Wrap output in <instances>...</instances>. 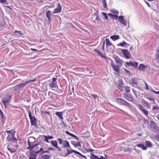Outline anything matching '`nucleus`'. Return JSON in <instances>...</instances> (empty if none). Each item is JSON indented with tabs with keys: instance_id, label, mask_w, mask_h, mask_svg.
Segmentation results:
<instances>
[{
	"instance_id": "1",
	"label": "nucleus",
	"mask_w": 159,
	"mask_h": 159,
	"mask_svg": "<svg viewBox=\"0 0 159 159\" xmlns=\"http://www.w3.org/2000/svg\"><path fill=\"white\" fill-rule=\"evenodd\" d=\"M36 80V79L34 78L33 80H30L21 84H19L14 87V89L15 91H19L20 89H22L29 83L34 82Z\"/></svg>"
},
{
	"instance_id": "2",
	"label": "nucleus",
	"mask_w": 159,
	"mask_h": 159,
	"mask_svg": "<svg viewBox=\"0 0 159 159\" xmlns=\"http://www.w3.org/2000/svg\"><path fill=\"white\" fill-rule=\"evenodd\" d=\"M15 133L16 131H14L11 134H9L8 137L6 138L7 140L10 142H14L15 143L17 142V139L15 137Z\"/></svg>"
},
{
	"instance_id": "3",
	"label": "nucleus",
	"mask_w": 159,
	"mask_h": 159,
	"mask_svg": "<svg viewBox=\"0 0 159 159\" xmlns=\"http://www.w3.org/2000/svg\"><path fill=\"white\" fill-rule=\"evenodd\" d=\"M12 97V95H7L2 98V102L6 108L7 105L10 102Z\"/></svg>"
},
{
	"instance_id": "4",
	"label": "nucleus",
	"mask_w": 159,
	"mask_h": 159,
	"mask_svg": "<svg viewBox=\"0 0 159 159\" xmlns=\"http://www.w3.org/2000/svg\"><path fill=\"white\" fill-rule=\"evenodd\" d=\"M116 102L120 105H124L129 107L131 106L129 103L121 98H118L116 99Z\"/></svg>"
},
{
	"instance_id": "5",
	"label": "nucleus",
	"mask_w": 159,
	"mask_h": 159,
	"mask_svg": "<svg viewBox=\"0 0 159 159\" xmlns=\"http://www.w3.org/2000/svg\"><path fill=\"white\" fill-rule=\"evenodd\" d=\"M36 142H30L29 143H28L29 145V147L27 148V149L30 151H32V150H35L34 148H36L37 150H38L39 147H38V144L35 143Z\"/></svg>"
},
{
	"instance_id": "6",
	"label": "nucleus",
	"mask_w": 159,
	"mask_h": 159,
	"mask_svg": "<svg viewBox=\"0 0 159 159\" xmlns=\"http://www.w3.org/2000/svg\"><path fill=\"white\" fill-rule=\"evenodd\" d=\"M150 125L152 131L156 134L159 133V128L153 121L150 122Z\"/></svg>"
},
{
	"instance_id": "7",
	"label": "nucleus",
	"mask_w": 159,
	"mask_h": 159,
	"mask_svg": "<svg viewBox=\"0 0 159 159\" xmlns=\"http://www.w3.org/2000/svg\"><path fill=\"white\" fill-rule=\"evenodd\" d=\"M29 116L30 120V122L31 125L35 126H37L36 118L34 116H32L31 113L30 111H29Z\"/></svg>"
},
{
	"instance_id": "8",
	"label": "nucleus",
	"mask_w": 159,
	"mask_h": 159,
	"mask_svg": "<svg viewBox=\"0 0 159 159\" xmlns=\"http://www.w3.org/2000/svg\"><path fill=\"white\" fill-rule=\"evenodd\" d=\"M38 151L35 150H32V151H30V156L29 159H36L37 156L38 154L37 152Z\"/></svg>"
},
{
	"instance_id": "9",
	"label": "nucleus",
	"mask_w": 159,
	"mask_h": 159,
	"mask_svg": "<svg viewBox=\"0 0 159 159\" xmlns=\"http://www.w3.org/2000/svg\"><path fill=\"white\" fill-rule=\"evenodd\" d=\"M121 51L122 53L126 59H129L131 58V55L130 53L128 50L121 49Z\"/></svg>"
},
{
	"instance_id": "10",
	"label": "nucleus",
	"mask_w": 159,
	"mask_h": 159,
	"mask_svg": "<svg viewBox=\"0 0 159 159\" xmlns=\"http://www.w3.org/2000/svg\"><path fill=\"white\" fill-rule=\"evenodd\" d=\"M126 64L129 66H132L134 68H137L138 67V63L130 61L129 62H126Z\"/></svg>"
},
{
	"instance_id": "11",
	"label": "nucleus",
	"mask_w": 159,
	"mask_h": 159,
	"mask_svg": "<svg viewBox=\"0 0 159 159\" xmlns=\"http://www.w3.org/2000/svg\"><path fill=\"white\" fill-rule=\"evenodd\" d=\"M118 20L120 23L123 24L124 26H126L127 25L126 22L123 18V16H120L118 17Z\"/></svg>"
},
{
	"instance_id": "12",
	"label": "nucleus",
	"mask_w": 159,
	"mask_h": 159,
	"mask_svg": "<svg viewBox=\"0 0 159 159\" xmlns=\"http://www.w3.org/2000/svg\"><path fill=\"white\" fill-rule=\"evenodd\" d=\"M61 7L59 3H58L57 6V7L55 9L53 12L54 14L58 13L61 12Z\"/></svg>"
},
{
	"instance_id": "13",
	"label": "nucleus",
	"mask_w": 159,
	"mask_h": 159,
	"mask_svg": "<svg viewBox=\"0 0 159 159\" xmlns=\"http://www.w3.org/2000/svg\"><path fill=\"white\" fill-rule=\"evenodd\" d=\"M114 59L116 63L118 64V65L119 66H122V60L120 59L118 57H115Z\"/></svg>"
},
{
	"instance_id": "14",
	"label": "nucleus",
	"mask_w": 159,
	"mask_h": 159,
	"mask_svg": "<svg viewBox=\"0 0 159 159\" xmlns=\"http://www.w3.org/2000/svg\"><path fill=\"white\" fill-rule=\"evenodd\" d=\"M123 98L129 101H132L133 98L131 95L129 94L125 93L123 95Z\"/></svg>"
},
{
	"instance_id": "15",
	"label": "nucleus",
	"mask_w": 159,
	"mask_h": 159,
	"mask_svg": "<svg viewBox=\"0 0 159 159\" xmlns=\"http://www.w3.org/2000/svg\"><path fill=\"white\" fill-rule=\"evenodd\" d=\"M111 66L113 70L116 72H119V68L121 66H120L119 65H116L113 63H111Z\"/></svg>"
},
{
	"instance_id": "16",
	"label": "nucleus",
	"mask_w": 159,
	"mask_h": 159,
	"mask_svg": "<svg viewBox=\"0 0 159 159\" xmlns=\"http://www.w3.org/2000/svg\"><path fill=\"white\" fill-rule=\"evenodd\" d=\"M51 144L54 147H55L59 151H61V149L58 146L57 143L56 141H51Z\"/></svg>"
},
{
	"instance_id": "17",
	"label": "nucleus",
	"mask_w": 159,
	"mask_h": 159,
	"mask_svg": "<svg viewBox=\"0 0 159 159\" xmlns=\"http://www.w3.org/2000/svg\"><path fill=\"white\" fill-rule=\"evenodd\" d=\"M148 66V65H145L144 64H141L138 67V69L140 70L144 71L145 69Z\"/></svg>"
},
{
	"instance_id": "18",
	"label": "nucleus",
	"mask_w": 159,
	"mask_h": 159,
	"mask_svg": "<svg viewBox=\"0 0 159 159\" xmlns=\"http://www.w3.org/2000/svg\"><path fill=\"white\" fill-rule=\"evenodd\" d=\"M49 151L48 150H46V151H44L43 149L41 148H40L39 150L37 152V153H39L40 154V155H42L43 154L45 153H49Z\"/></svg>"
},
{
	"instance_id": "19",
	"label": "nucleus",
	"mask_w": 159,
	"mask_h": 159,
	"mask_svg": "<svg viewBox=\"0 0 159 159\" xmlns=\"http://www.w3.org/2000/svg\"><path fill=\"white\" fill-rule=\"evenodd\" d=\"M49 86L51 88H58V86L56 82H51L49 84Z\"/></svg>"
},
{
	"instance_id": "20",
	"label": "nucleus",
	"mask_w": 159,
	"mask_h": 159,
	"mask_svg": "<svg viewBox=\"0 0 159 159\" xmlns=\"http://www.w3.org/2000/svg\"><path fill=\"white\" fill-rule=\"evenodd\" d=\"M123 82L122 81H120L118 84V89L122 92L123 90Z\"/></svg>"
},
{
	"instance_id": "21",
	"label": "nucleus",
	"mask_w": 159,
	"mask_h": 159,
	"mask_svg": "<svg viewBox=\"0 0 159 159\" xmlns=\"http://www.w3.org/2000/svg\"><path fill=\"white\" fill-rule=\"evenodd\" d=\"M37 140V139L34 138L33 137H29V139L28 140L27 142L28 143H29L30 142H36V141Z\"/></svg>"
},
{
	"instance_id": "22",
	"label": "nucleus",
	"mask_w": 159,
	"mask_h": 159,
	"mask_svg": "<svg viewBox=\"0 0 159 159\" xmlns=\"http://www.w3.org/2000/svg\"><path fill=\"white\" fill-rule=\"evenodd\" d=\"M138 147L142 148L143 150H146L147 149V147L143 144H139L136 145Z\"/></svg>"
},
{
	"instance_id": "23",
	"label": "nucleus",
	"mask_w": 159,
	"mask_h": 159,
	"mask_svg": "<svg viewBox=\"0 0 159 159\" xmlns=\"http://www.w3.org/2000/svg\"><path fill=\"white\" fill-rule=\"evenodd\" d=\"M155 60L159 63V50H157L155 53Z\"/></svg>"
},
{
	"instance_id": "24",
	"label": "nucleus",
	"mask_w": 159,
	"mask_h": 159,
	"mask_svg": "<svg viewBox=\"0 0 159 159\" xmlns=\"http://www.w3.org/2000/svg\"><path fill=\"white\" fill-rule=\"evenodd\" d=\"M7 148L12 153L15 152L16 151V149L10 148V145L7 146Z\"/></svg>"
},
{
	"instance_id": "25",
	"label": "nucleus",
	"mask_w": 159,
	"mask_h": 159,
	"mask_svg": "<svg viewBox=\"0 0 159 159\" xmlns=\"http://www.w3.org/2000/svg\"><path fill=\"white\" fill-rule=\"evenodd\" d=\"M51 11L50 10L48 11L46 14V17L48 19V21H50L51 20V18L50 17L51 16Z\"/></svg>"
},
{
	"instance_id": "26",
	"label": "nucleus",
	"mask_w": 159,
	"mask_h": 159,
	"mask_svg": "<svg viewBox=\"0 0 159 159\" xmlns=\"http://www.w3.org/2000/svg\"><path fill=\"white\" fill-rule=\"evenodd\" d=\"M0 115L2 117V121L4 122L6 120V118L5 116L1 110H0Z\"/></svg>"
},
{
	"instance_id": "27",
	"label": "nucleus",
	"mask_w": 159,
	"mask_h": 159,
	"mask_svg": "<svg viewBox=\"0 0 159 159\" xmlns=\"http://www.w3.org/2000/svg\"><path fill=\"white\" fill-rule=\"evenodd\" d=\"M56 115L58 116L62 120L63 119L62 116V113L61 112H56L55 113Z\"/></svg>"
},
{
	"instance_id": "28",
	"label": "nucleus",
	"mask_w": 159,
	"mask_h": 159,
	"mask_svg": "<svg viewBox=\"0 0 159 159\" xmlns=\"http://www.w3.org/2000/svg\"><path fill=\"white\" fill-rule=\"evenodd\" d=\"M110 38L113 41L117 40L119 39L118 35H113L110 37Z\"/></svg>"
},
{
	"instance_id": "29",
	"label": "nucleus",
	"mask_w": 159,
	"mask_h": 159,
	"mask_svg": "<svg viewBox=\"0 0 159 159\" xmlns=\"http://www.w3.org/2000/svg\"><path fill=\"white\" fill-rule=\"evenodd\" d=\"M159 109V107L157 105L156 106H154L152 107V111L153 112L156 113H157L158 112V111H157V110Z\"/></svg>"
},
{
	"instance_id": "30",
	"label": "nucleus",
	"mask_w": 159,
	"mask_h": 159,
	"mask_svg": "<svg viewBox=\"0 0 159 159\" xmlns=\"http://www.w3.org/2000/svg\"><path fill=\"white\" fill-rule=\"evenodd\" d=\"M65 143L63 145L64 148H69L70 147V145L69 142L66 140H65L64 141Z\"/></svg>"
},
{
	"instance_id": "31",
	"label": "nucleus",
	"mask_w": 159,
	"mask_h": 159,
	"mask_svg": "<svg viewBox=\"0 0 159 159\" xmlns=\"http://www.w3.org/2000/svg\"><path fill=\"white\" fill-rule=\"evenodd\" d=\"M91 156L90 158L91 159H98L99 157L96 155L94 154L93 153H91Z\"/></svg>"
},
{
	"instance_id": "32",
	"label": "nucleus",
	"mask_w": 159,
	"mask_h": 159,
	"mask_svg": "<svg viewBox=\"0 0 159 159\" xmlns=\"http://www.w3.org/2000/svg\"><path fill=\"white\" fill-rule=\"evenodd\" d=\"M105 40L106 42V45L107 46L112 45V44L110 42V40L109 39H106Z\"/></svg>"
},
{
	"instance_id": "33",
	"label": "nucleus",
	"mask_w": 159,
	"mask_h": 159,
	"mask_svg": "<svg viewBox=\"0 0 159 159\" xmlns=\"http://www.w3.org/2000/svg\"><path fill=\"white\" fill-rule=\"evenodd\" d=\"M66 150H67V152L69 154V155L71 154L73 152H74L75 153L77 154L78 152V151H76L75 150H70L69 149H66Z\"/></svg>"
},
{
	"instance_id": "34",
	"label": "nucleus",
	"mask_w": 159,
	"mask_h": 159,
	"mask_svg": "<svg viewBox=\"0 0 159 159\" xmlns=\"http://www.w3.org/2000/svg\"><path fill=\"white\" fill-rule=\"evenodd\" d=\"M50 157L48 155H43L41 157V159H49Z\"/></svg>"
},
{
	"instance_id": "35",
	"label": "nucleus",
	"mask_w": 159,
	"mask_h": 159,
	"mask_svg": "<svg viewBox=\"0 0 159 159\" xmlns=\"http://www.w3.org/2000/svg\"><path fill=\"white\" fill-rule=\"evenodd\" d=\"M145 144L146 147H150L152 146V144L151 142L149 141H147L146 142Z\"/></svg>"
},
{
	"instance_id": "36",
	"label": "nucleus",
	"mask_w": 159,
	"mask_h": 159,
	"mask_svg": "<svg viewBox=\"0 0 159 159\" xmlns=\"http://www.w3.org/2000/svg\"><path fill=\"white\" fill-rule=\"evenodd\" d=\"M127 44V43L125 42V41H123L122 42H121L119 43L118 44H117V46H121V47H124L125 45Z\"/></svg>"
},
{
	"instance_id": "37",
	"label": "nucleus",
	"mask_w": 159,
	"mask_h": 159,
	"mask_svg": "<svg viewBox=\"0 0 159 159\" xmlns=\"http://www.w3.org/2000/svg\"><path fill=\"white\" fill-rule=\"evenodd\" d=\"M102 2L103 4L104 7L106 8L107 7V4L106 0H102Z\"/></svg>"
},
{
	"instance_id": "38",
	"label": "nucleus",
	"mask_w": 159,
	"mask_h": 159,
	"mask_svg": "<svg viewBox=\"0 0 159 159\" xmlns=\"http://www.w3.org/2000/svg\"><path fill=\"white\" fill-rule=\"evenodd\" d=\"M137 80L136 78H133L131 79L132 82L135 84L137 85L138 84V82H137Z\"/></svg>"
},
{
	"instance_id": "39",
	"label": "nucleus",
	"mask_w": 159,
	"mask_h": 159,
	"mask_svg": "<svg viewBox=\"0 0 159 159\" xmlns=\"http://www.w3.org/2000/svg\"><path fill=\"white\" fill-rule=\"evenodd\" d=\"M141 111L143 112V113L146 116L148 115V113L147 110L145 109Z\"/></svg>"
},
{
	"instance_id": "40",
	"label": "nucleus",
	"mask_w": 159,
	"mask_h": 159,
	"mask_svg": "<svg viewBox=\"0 0 159 159\" xmlns=\"http://www.w3.org/2000/svg\"><path fill=\"white\" fill-rule=\"evenodd\" d=\"M137 107H138L139 109L141 111L143 110L144 109V107H143L141 105L139 104L138 105Z\"/></svg>"
},
{
	"instance_id": "41",
	"label": "nucleus",
	"mask_w": 159,
	"mask_h": 159,
	"mask_svg": "<svg viewBox=\"0 0 159 159\" xmlns=\"http://www.w3.org/2000/svg\"><path fill=\"white\" fill-rule=\"evenodd\" d=\"M111 11L112 13L114 14H118L119 13V11L115 9L112 10Z\"/></svg>"
},
{
	"instance_id": "42",
	"label": "nucleus",
	"mask_w": 159,
	"mask_h": 159,
	"mask_svg": "<svg viewBox=\"0 0 159 159\" xmlns=\"http://www.w3.org/2000/svg\"><path fill=\"white\" fill-rule=\"evenodd\" d=\"M16 33H18L19 34H22V32L21 31H15L14 33V36H16L17 35H16L15 34Z\"/></svg>"
},
{
	"instance_id": "43",
	"label": "nucleus",
	"mask_w": 159,
	"mask_h": 159,
	"mask_svg": "<svg viewBox=\"0 0 159 159\" xmlns=\"http://www.w3.org/2000/svg\"><path fill=\"white\" fill-rule=\"evenodd\" d=\"M98 54L99 55V56L102 57L103 58H105V56L103 55L102 53H101L100 52H98Z\"/></svg>"
},
{
	"instance_id": "44",
	"label": "nucleus",
	"mask_w": 159,
	"mask_h": 159,
	"mask_svg": "<svg viewBox=\"0 0 159 159\" xmlns=\"http://www.w3.org/2000/svg\"><path fill=\"white\" fill-rule=\"evenodd\" d=\"M143 102L145 103L146 105V106L147 107V108H149V104H148V102H147L145 101V100H143Z\"/></svg>"
},
{
	"instance_id": "45",
	"label": "nucleus",
	"mask_w": 159,
	"mask_h": 159,
	"mask_svg": "<svg viewBox=\"0 0 159 159\" xmlns=\"http://www.w3.org/2000/svg\"><path fill=\"white\" fill-rule=\"evenodd\" d=\"M102 14L103 16L105 17L106 19L107 20L108 19V16L107 15V14L105 13V12H102Z\"/></svg>"
},
{
	"instance_id": "46",
	"label": "nucleus",
	"mask_w": 159,
	"mask_h": 159,
	"mask_svg": "<svg viewBox=\"0 0 159 159\" xmlns=\"http://www.w3.org/2000/svg\"><path fill=\"white\" fill-rule=\"evenodd\" d=\"M57 140L58 141L59 143L60 144H61L63 143V140L61 138H58L57 139Z\"/></svg>"
},
{
	"instance_id": "47",
	"label": "nucleus",
	"mask_w": 159,
	"mask_h": 159,
	"mask_svg": "<svg viewBox=\"0 0 159 159\" xmlns=\"http://www.w3.org/2000/svg\"><path fill=\"white\" fill-rule=\"evenodd\" d=\"M78 146H81V143L80 142H78L77 143L75 144V145H74L75 147H77Z\"/></svg>"
},
{
	"instance_id": "48",
	"label": "nucleus",
	"mask_w": 159,
	"mask_h": 159,
	"mask_svg": "<svg viewBox=\"0 0 159 159\" xmlns=\"http://www.w3.org/2000/svg\"><path fill=\"white\" fill-rule=\"evenodd\" d=\"M126 91L127 93H129L130 91V87L128 86H127L125 88Z\"/></svg>"
},
{
	"instance_id": "49",
	"label": "nucleus",
	"mask_w": 159,
	"mask_h": 159,
	"mask_svg": "<svg viewBox=\"0 0 159 159\" xmlns=\"http://www.w3.org/2000/svg\"><path fill=\"white\" fill-rule=\"evenodd\" d=\"M71 137H73L75 139L79 141V139H78V138L76 136H75V135H74V134H72L71 135Z\"/></svg>"
},
{
	"instance_id": "50",
	"label": "nucleus",
	"mask_w": 159,
	"mask_h": 159,
	"mask_svg": "<svg viewBox=\"0 0 159 159\" xmlns=\"http://www.w3.org/2000/svg\"><path fill=\"white\" fill-rule=\"evenodd\" d=\"M77 154L79 155H80L82 157H83V158H84L85 159H86V156L83 155L81 153H80V152H78Z\"/></svg>"
},
{
	"instance_id": "51",
	"label": "nucleus",
	"mask_w": 159,
	"mask_h": 159,
	"mask_svg": "<svg viewBox=\"0 0 159 159\" xmlns=\"http://www.w3.org/2000/svg\"><path fill=\"white\" fill-rule=\"evenodd\" d=\"M146 98L149 100L150 101H152V102H154L155 101V100L154 98L150 97H148Z\"/></svg>"
},
{
	"instance_id": "52",
	"label": "nucleus",
	"mask_w": 159,
	"mask_h": 159,
	"mask_svg": "<svg viewBox=\"0 0 159 159\" xmlns=\"http://www.w3.org/2000/svg\"><path fill=\"white\" fill-rule=\"evenodd\" d=\"M118 18V17L117 15H113V16L112 17V19H115L116 20V19H117Z\"/></svg>"
},
{
	"instance_id": "53",
	"label": "nucleus",
	"mask_w": 159,
	"mask_h": 159,
	"mask_svg": "<svg viewBox=\"0 0 159 159\" xmlns=\"http://www.w3.org/2000/svg\"><path fill=\"white\" fill-rule=\"evenodd\" d=\"M91 96L95 99L98 97V95L97 94H91Z\"/></svg>"
},
{
	"instance_id": "54",
	"label": "nucleus",
	"mask_w": 159,
	"mask_h": 159,
	"mask_svg": "<svg viewBox=\"0 0 159 159\" xmlns=\"http://www.w3.org/2000/svg\"><path fill=\"white\" fill-rule=\"evenodd\" d=\"M44 136L45 138V141L47 143H49V141L48 140L49 139L47 137V136Z\"/></svg>"
},
{
	"instance_id": "55",
	"label": "nucleus",
	"mask_w": 159,
	"mask_h": 159,
	"mask_svg": "<svg viewBox=\"0 0 159 159\" xmlns=\"http://www.w3.org/2000/svg\"><path fill=\"white\" fill-rule=\"evenodd\" d=\"M152 92L153 93L156 94H158L159 95V91H155L154 90H152Z\"/></svg>"
},
{
	"instance_id": "56",
	"label": "nucleus",
	"mask_w": 159,
	"mask_h": 159,
	"mask_svg": "<svg viewBox=\"0 0 159 159\" xmlns=\"http://www.w3.org/2000/svg\"><path fill=\"white\" fill-rule=\"evenodd\" d=\"M7 2V0H0V2L2 3H5Z\"/></svg>"
},
{
	"instance_id": "57",
	"label": "nucleus",
	"mask_w": 159,
	"mask_h": 159,
	"mask_svg": "<svg viewBox=\"0 0 159 159\" xmlns=\"http://www.w3.org/2000/svg\"><path fill=\"white\" fill-rule=\"evenodd\" d=\"M143 122L145 124H148V125L149 124V122L147 119H144L143 120Z\"/></svg>"
},
{
	"instance_id": "58",
	"label": "nucleus",
	"mask_w": 159,
	"mask_h": 159,
	"mask_svg": "<svg viewBox=\"0 0 159 159\" xmlns=\"http://www.w3.org/2000/svg\"><path fill=\"white\" fill-rule=\"evenodd\" d=\"M48 139H50L53 138V137L52 136L48 135L47 136Z\"/></svg>"
},
{
	"instance_id": "59",
	"label": "nucleus",
	"mask_w": 159,
	"mask_h": 159,
	"mask_svg": "<svg viewBox=\"0 0 159 159\" xmlns=\"http://www.w3.org/2000/svg\"><path fill=\"white\" fill-rule=\"evenodd\" d=\"M155 139L159 141V134L156 135L155 136Z\"/></svg>"
},
{
	"instance_id": "60",
	"label": "nucleus",
	"mask_w": 159,
	"mask_h": 159,
	"mask_svg": "<svg viewBox=\"0 0 159 159\" xmlns=\"http://www.w3.org/2000/svg\"><path fill=\"white\" fill-rule=\"evenodd\" d=\"M57 79L55 77H53L52 79V81L51 82H55L56 81Z\"/></svg>"
},
{
	"instance_id": "61",
	"label": "nucleus",
	"mask_w": 159,
	"mask_h": 159,
	"mask_svg": "<svg viewBox=\"0 0 159 159\" xmlns=\"http://www.w3.org/2000/svg\"><path fill=\"white\" fill-rule=\"evenodd\" d=\"M105 45V42L104 41L102 44V48L103 50H104V47Z\"/></svg>"
},
{
	"instance_id": "62",
	"label": "nucleus",
	"mask_w": 159,
	"mask_h": 159,
	"mask_svg": "<svg viewBox=\"0 0 159 159\" xmlns=\"http://www.w3.org/2000/svg\"><path fill=\"white\" fill-rule=\"evenodd\" d=\"M95 20L98 21H100V20L99 18V17L97 15H96V17Z\"/></svg>"
},
{
	"instance_id": "63",
	"label": "nucleus",
	"mask_w": 159,
	"mask_h": 159,
	"mask_svg": "<svg viewBox=\"0 0 159 159\" xmlns=\"http://www.w3.org/2000/svg\"><path fill=\"white\" fill-rule=\"evenodd\" d=\"M12 131L13 130H12L9 131L7 130L5 132H7L8 133H9V134H11L12 132Z\"/></svg>"
},
{
	"instance_id": "64",
	"label": "nucleus",
	"mask_w": 159,
	"mask_h": 159,
	"mask_svg": "<svg viewBox=\"0 0 159 159\" xmlns=\"http://www.w3.org/2000/svg\"><path fill=\"white\" fill-rule=\"evenodd\" d=\"M106 158L103 157L102 156H100V157H99L98 159H106Z\"/></svg>"
}]
</instances>
